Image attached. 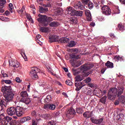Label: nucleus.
Instances as JSON below:
<instances>
[{"label": "nucleus", "instance_id": "f257e3e1", "mask_svg": "<svg viewBox=\"0 0 125 125\" xmlns=\"http://www.w3.org/2000/svg\"><path fill=\"white\" fill-rule=\"evenodd\" d=\"M124 88L123 86L118 87V90L116 88H111L108 91V99L109 100H115L116 97L117 96L119 98L118 100L115 101V105H119L120 103L125 105V96L122 95L124 93Z\"/></svg>", "mask_w": 125, "mask_h": 125}, {"label": "nucleus", "instance_id": "f03ea898", "mask_svg": "<svg viewBox=\"0 0 125 125\" xmlns=\"http://www.w3.org/2000/svg\"><path fill=\"white\" fill-rule=\"evenodd\" d=\"M94 65L91 63H85L84 65H83L81 66V70L82 73V75H79L75 77L76 80L75 82H81L83 81L84 77L89 76L91 74H92L93 72L92 70L89 71V70L92 69Z\"/></svg>", "mask_w": 125, "mask_h": 125}, {"label": "nucleus", "instance_id": "7ed1b4c3", "mask_svg": "<svg viewBox=\"0 0 125 125\" xmlns=\"http://www.w3.org/2000/svg\"><path fill=\"white\" fill-rule=\"evenodd\" d=\"M2 92H4L3 95L5 98L6 104H8L9 102L13 101L15 92L11 88V86L4 85L1 88Z\"/></svg>", "mask_w": 125, "mask_h": 125}, {"label": "nucleus", "instance_id": "20e7f679", "mask_svg": "<svg viewBox=\"0 0 125 125\" xmlns=\"http://www.w3.org/2000/svg\"><path fill=\"white\" fill-rule=\"evenodd\" d=\"M39 18L37 19V21L42 24L43 27H47L50 22L53 21V19L51 17H48L46 15H38Z\"/></svg>", "mask_w": 125, "mask_h": 125}, {"label": "nucleus", "instance_id": "39448f33", "mask_svg": "<svg viewBox=\"0 0 125 125\" xmlns=\"http://www.w3.org/2000/svg\"><path fill=\"white\" fill-rule=\"evenodd\" d=\"M49 42H57L59 43H67L70 41V39L66 37L62 38L59 39V37L57 35H50L49 36Z\"/></svg>", "mask_w": 125, "mask_h": 125}, {"label": "nucleus", "instance_id": "423d86ee", "mask_svg": "<svg viewBox=\"0 0 125 125\" xmlns=\"http://www.w3.org/2000/svg\"><path fill=\"white\" fill-rule=\"evenodd\" d=\"M41 69L37 67H33L32 70L30 72V76L31 77L33 80H38L39 76H38L37 73H40Z\"/></svg>", "mask_w": 125, "mask_h": 125}, {"label": "nucleus", "instance_id": "0eeeda50", "mask_svg": "<svg viewBox=\"0 0 125 125\" xmlns=\"http://www.w3.org/2000/svg\"><path fill=\"white\" fill-rule=\"evenodd\" d=\"M76 115V111L73 107H70L66 113V117L67 119H72Z\"/></svg>", "mask_w": 125, "mask_h": 125}, {"label": "nucleus", "instance_id": "6e6552de", "mask_svg": "<svg viewBox=\"0 0 125 125\" xmlns=\"http://www.w3.org/2000/svg\"><path fill=\"white\" fill-rule=\"evenodd\" d=\"M102 13L104 15H111V9L107 5H104L102 7Z\"/></svg>", "mask_w": 125, "mask_h": 125}, {"label": "nucleus", "instance_id": "1a4fd4ad", "mask_svg": "<svg viewBox=\"0 0 125 125\" xmlns=\"http://www.w3.org/2000/svg\"><path fill=\"white\" fill-rule=\"evenodd\" d=\"M104 120V118H101L99 119H96L93 117L90 118V121L92 122V123L95 124V125H101Z\"/></svg>", "mask_w": 125, "mask_h": 125}, {"label": "nucleus", "instance_id": "9d476101", "mask_svg": "<svg viewBox=\"0 0 125 125\" xmlns=\"http://www.w3.org/2000/svg\"><path fill=\"white\" fill-rule=\"evenodd\" d=\"M22 110V107L20 106L15 107V113L18 117H22L23 116V111Z\"/></svg>", "mask_w": 125, "mask_h": 125}, {"label": "nucleus", "instance_id": "9b49d317", "mask_svg": "<svg viewBox=\"0 0 125 125\" xmlns=\"http://www.w3.org/2000/svg\"><path fill=\"white\" fill-rule=\"evenodd\" d=\"M56 105L53 104H46L44 105V109L45 110H55Z\"/></svg>", "mask_w": 125, "mask_h": 125}, {"label": "nucleus", "instance_id": "f8f14e48", "mask_svg": "<svg viewBox=\"0 0 125 125\" xmlns=\"http://www.w3.org/2000/svg\"><path fill=\"white\" fill-rule=\"evenodd\" d=\"M83 12L82 11H77L74 10L72 11V12L70 13V14L71 15V16H80L81 17V16H83Z\"/></svg>", "mask_w": 125, "mask_h": 125}, {"label": "nucleus", "instance_id": "ddd939ff", "mask_svg": "<svg viewBox=\"0 0 125 125\" xmlns=\"http://www.w3.org/2000/svg\"><path fill=\"white\" fill-rule=\"evenodd\" d=\"M6 0H0V13H3L4 9L3 8L5 7Z\"/></svg>", "mask_w": 125, "mask_h": 125}, {"label": "nucleus", "instance_id": "4468645a", "mask_svg": "<svg viewBox=\"0 0 125 125\" xmlns=\"http://www.w3.org/2000/svg\"><path fill=\"white\" fill-rule=\"evenodd\" d=\"M7 113L9 116H13V115H15V107L13 106L9 107L7 109Z\"/></svg>", "mask_w": 125, "mask_h": 125}, {"label": "nucleus", "instance_id": "2eb2a0df", "mask_svg": "<svg viewBox=\"0 0 125 125\" xmlns=\"http://www.w3.org/2000/svg\"><path fill=\"white\" fill-rule=\"evenodd\" d=\"M9 64L10 66H11L12 67H14V66H15V68H19L20 66V63L17 60L9 61ZM15 64H17V65H15Z\"/></svg>", "mask_w": 125, "mask_h": 125}, {"label": "nucleus", "instance_id": "dca6fc26", "mask_svg": "<svg viewBox=\"0 0 125 125\" xmlns=\"http://www.w3.org/2000/svg\"><path fill=\"white\" fill-rule=\"evenodd\" d=\"M74 8L75 9H80V10H83L84 9V6L83 5L82 3L80 1L74 5Z\"/></svg>", "mask_w": 125, "mask_h": 125}, {"label": "nucleus", "instance_id": "f3484780", "mask_svg": "<svg viewBox=\"0 0 125 125\" xmlns=\"http://www.w3.org/2000/svg\"><path fill=\"white\" fill-rule=\"evenodd\" d=\"M85 15L86 17V19L88 21H90L92 19V17L91 16V13L90 11L88 10H86L85 11Z\"/></svg>", "mask_w": 125, "mask_h": 125}, {"label": "nucleus", "instance_id": "a211bd4d", "mask_svg": "<svg viewBox=\"0 0 125 125\" xmlns=\"http://www.w3.org/2000/svg\"><path fill=\"white\" fill-rule=\"evenodd\" d=\"M5 116L4 114H1L0 115V125H3L6 122L5 121Z\"/></svg>", "mask_w": 125, "mask_h": 125}, {"label": "nucleus", "instance_id": "6ab92c4d", "mask_svg": "<svg viewBox=\"0 0 125 125\" xmlns=\"http://www.w3.org/2000/svg\"><path fill=\"white\" fill-rule=\"evenodd\" d=\"M83 116L84 117V118H85V119H88L89 118H91V117L92 116V112L90 111L85 112L83 114Z\"/></svg>", "mask_w": 125, "mask_h": 125}, {"label": "nucleus", "instance_id": "aec40b11", "mask_svg": "<svg viewBox=\"0 0 125 125\" xmlns=\"http://www.w3.org/2000/svg\"><path fill=\"white\" fill-rule=\"evenodd\" d=\"M69 21V23H70L71 24H76V23L78 22V19H77V18L73 17L70 18Z\"/></svg>", "mask_w": 125, "mask_h": 125}, {"label": "nucleus", "instance_id": "412c9836", "mask_svg": "<svg viewBox=\"0 0 125 125\" xmlns=\"http://www.w3.org/2000/svg\"><path fill=\"white\" fill-rule=\"evenodd\" d=\"M106 68H114V63H113V62H111L110 61H107L105 64Z\"/></svg>", "mask_w": 125, "mask_h": 125}, {"label": "nucleus", "instance_id": "4be33fe9", "mask_svg": "<svg viewBox=\"0 0 125 125\" xmlns=\"http://www.w3.org/2000/svg\"><path fill=\"white\" fill-rule=\"evenodd\" d=\"M40 30V32H42V33H48V31H49V28L45 27H41Z\"/></svg>", "mask_w": 125, "mask_h": 125}, {"label": "nucleus", "instance_id": "5701e85b", "mask_svg": "<svg viewBox=\"0 0 125 125\" xmlns=\"http://www.w3.org/2000/svg\"><path fill=\"white\" fill-rule=\"evenodd\" d=\"M59 25H60V23H59V22L57 21H53L49 23V26L50 27H58Z\"/></svg>", "mask_w": 125, "mask_h": 125}, {"label": "nucleus", "instance_id": "b1692460", "mask_svg": "<svg viewBox=\"0 0 125 125\" xmlns=\"http://www.w3.org/2000/svg\"><path fill=\"white\" fill-rule=\"evenodd\" d=\"M21 101L25 103V104H29L31 102V99L29 98H22L21 99Z\"/></svg>", "mask_w": 125, "mask_h": 125}, {"label": "nucleus", "instance_id": "393cba45", "mask_svg": "<svg viewBox=\"0 0 125 125\" xmlns=\"http://www.w3.org/2000/svg\"><path fill=\"white\" fill-rule=\"evenodd\" d=\"M76 44V43L74 41L72 40L69 42H68L67 46L68 47H74V46H75Z\"/></svg>", "mask_w": 125, "mask_h": 125}, {"label": "nucleus", "instance_id": "a878e982", "mask_svg": "<svg viewBox=\"0 0 125 125\" xmlns=\"http://www.w3.org/2000/svg\"><path fill=\"white\" fill-rule=\"evenodd\" d=\"M39 11L41 12V13H44L45 12L48 11V9L43 7L40 6Z\"/></svg>", "mask_w": 125, "mask_h": 125}, {"label": "nucleus", "instance_id": "bb28decb", "mask_svg": "<svg viewBox=\"0 0 125 125\" xmlns=\"http://www.w3.org/2000/svg\"><path fill=\"white\" fill-rule=\"evenodd\" d=\"M31 120V117L29 116L24 117L21 119V123H25V122H28V121H30Z\"/></svg>", "mask_w": 125, "mask_h": 125}, {"label": "nucleus", "instance_id": "cd10ccee", "mask_svg": "<svg viewBox=\"0 0 125 125\" xmlns=\"http://www.w3.org/2000/svg\"><path fill=\"white\" fill-rule=\"evenodd\" d=\"M51 96L48 95L46 98L44 100V103H49L51 101Z\"/></svg>", "mask_w": 125, "mask_h": 125}, {"label": "nucleus", "instance_id": "c85d7f7f", "mask_svg": "<svg viewBox=\"0 0 125 125\" xmlns=\"http://www.w3.org/2000/svg\"><path fill=\"white\" fill-rule=\"evenodd\" d=\"M21 97H22V98H26L27 97H28V93L27 92V91L21 92Z\"/></svg>", "mask_w": 125, "mask_h": 125}, {"label": "nucleus", "instance_id": "c756f323", "mask_svg": "<svg viewBox=\"0 0 125 125\" xmlns=\"http://www.w3.org/2000/svg\"><path fill=\"white\" fill-rule=\"evenodd\" d=\"M85 6L88 7L89 9H92L93 8V3L89 1Z\"/></svg>", "mask_w": 125, "mask_h": 125}, {"label": "nucleus", "instance_id": "7c9ffc66", "mask_svg": "<svg viewBox=\"0 0 125 125\" xmlns=\"http://www.w3.org/2000/svg\"><path fill=\"white\" fill-rule=\"evenodd\" d=\"M70 50L71 52H73V53H80V52H81V50L78 48H74L71 49Z\"/></svg>", "mask_w": 125, "mask_h": 125}, {"label": "nucleus", "instance_id": "2f4dec72", "mask_svg": "<svg viewBox=\"0 0 125 125\" xmlns=\"http://www.w3.org/2000/svg\"><path fill=\"white\" fill-rule=\"evenodd\" d=\"M115 59H116L117 61H124V57L120 56L119 55H116L114 57Z\"/></svg>", "mask_w": 125, "mask_h": 125}, {"label": "nucleus", "instance_id": "473e14b6", "mask_svg": "<svg viewBox=\"0 0 125 125\" xmlns=\"http://www.w3.org/2000/svg\"><path fill=\"white\" fill-rule=\"evenodd\" d=\"M63 13V11L61 8H59L55 12V15H60V14H62Z\"/></svg>", "mask_w": 125, "mask_h": 125}, {"label": "nucleus", "instance_id": "72a5a7b5", "mask_svg": "<svg viewBox=\"0 0 125 125\" xmlns=\"http://www.w3.org/2000/svg\"><path fill=\"white\" fill-rule=\"evenodd\" d=\"M42 118L45 120H49L50 119V115L47 114H43L42 115Z\"/></svg>", "mask_w": 125, "mask_h": 125}, {"label": "nucleus", "instance_id": "f704fd0d", "mask_svg": "<svg viewBox=\"0 0 125 125\" xmlns=\"http://www.w3.org/2000/svg\"><path fill=\"white\" fill-rule=\"evenodd\" d=\"M107 99V96H104L100 99V102L103 103V104H105L106 103V99Z\"/></svg>", "mask_w": 125, "mask_h": 125}, {"label": "nucleus", "instance_id": "c9c22d12", "mask_svg": "<svg viewBox=\"0 0 125 125\" xmlns=\"http://www.w3.org/2000/svg\"><path fill=\"white\" fill-rule=\"evenodd\" d=\"M82 65V62L80 61H76V62L74 64L73 67L77 68Z\"/></svg>", "mask_w": 125, "mask_h": 125}, {"label": "nucleus", "instance_id": "e433bc0d", "mask_svg": "<svg viewBox=\"0 0 125 125\" xmlns=\"http://www.w3.org/2000/svg\"><path fill=\"white\" fill-rule=\"evenodd\" d=\"M72 72L74 76H77V75L79 74V72L78 71L77 68H73Z\"/></svg>", "mask_w": 125, "mask_h": 125}, {"label": "nucleus", "instance_id": "4c0bfd02", "mask_svg": "<svg viewBox=\"0 0 125 125\" xmlns=\"http://www.w3.org/2000/svg\"><path fill=\"white\" fill-rule=\"evenodd\" d=\"M74 10H73L72 7H68L66 9V11H67L68 13H71Z\"/></svg>", "mask_w": 125, "mask_h": 125}, {"label": "nucleus", "instance_id": "58836bf2", "mask_svg": "<svg viewBox=\"0 0 125 125\" xmlns=\"http://www.w3.org/2000/svg\"><path fill=\"white\" fill-rule=\"evenodd\" d=\"M5 99L4 100H0V106H1V107H2L3 105H4V106H5Z\"/></svg>", "mask_w": 125, "mask_h": 125}, {"label": "nucleus", "instance_id": "ea45409f", "mask_svg": "<svg viewBox=\"0 0 125 125\" xmlns=\"http://www.w3.org/2000/svg\"><path fill=\"white\" fill-rule=\"evenodd\" d=\"M76 112L78 114H83V109L82 108L79 107L76 109Z\"/></svg>", "mask_w": 125, "mask_h": 125}, {"label": "nucleus", "instance_id": "a19ab883", "mask_svg": "<svg viewBox=\"0 0 125 125\" xmlns=\"http://www.w3.org/2000/svg\"><path fill=\"white\" fill-rule=\"evenodd\" d=\"M12 120V118L9 116H6L5 117V121L7 123H8V122H10V121H11Z\"/></svg>", "mask_w": 125, "mask_h": 125}, {"label": "nucleus", "instance_id": "79ce46f5", "mask_svg": "<svg viewBox=\"0 0 125 125\" xmlns=\"http://www.w3.org/2000/svg\"><path fill=\"white\" fill-rule=\"evenodd\" d=\"M1 83H7L8 84H10V83H11L12 82L10 80H1Z\"/></svg>", "mask_w": 125, "mask_h": 125}, {"label": "nucleus", "instance_id": "37998d69", "mask_svg": "<svg viewBox=\"0 0 125 125\" xmlns=\"http://www.w3.org/2000/svg\"><path fill=\"white\" fill-rule=\"evenodd\" d=\"M125 115L123 113H120L118 115H117V118L118 120L120 119H124Z\"/></svg>", "mask_w": 125, "mask_h": 125}, {"label": "nucleus", "instance_id": "c03bdc74", "mask_svg": "<svg viewBox=\"0 0 125 125\" xmlns=\"http://www.w3.org/2000/svg\"><path fill=\"white\" fill-rule=\"evenodd\" d=\"M65 83L67 85H72L73 84V82H72V81H71V80H66L65 81Z\"/></svg>", "mask_w": 125, "mask_h": 125}, {"label": "nucleus", "instance_id": "a18cd8bd", "mask_svg": "<svg viewBox=\"0 0 125 125\" xmlns=\"http://www.w3.org/2000/svg\"><path fill=\"white\" fill-rule=\"evenodd\" d=\"M118 27L120 31H123V30H124V25H123V24H119L118 25Z\"/></svg>", "mask_w": 125, "mask_h": 125}, {"label": "nucleus", "instance_id": "49530a36", "mask_svg": "<svg viewBox=\"0 0 125 125\" xmlns=\"http://www.w3.org/2000/svg\"><path fill=\"white\" fill-rule=\"evenodd\" d=\"M56 125V124L55 123V122L52 120L51 121H49L47 124V125Z\"/></svg>", "mask_w": 125, "mask_h": 125}, {"label": "nucleus", "instance_id": "de8ad7c7", "mask_svg": "<svg viewBox=\"0 0 125 125\" xmlns=\"http://www.w3.org/2000/svg\"><path fill=\"white\" fill-rule=\"evenodd\" d=\"M24 10H25V7L22 6L21 9L19 11V13L20 14H22L23 12H24Z\"/></svg>", "mask_w": 125, "mask_h": 125}, {"label": "nucleus", "instance_id": "09e8293b", "mask_svg": "<svg viewBox=\"0 0 125 125\" xmlns=\"http://www.w3.org/2000/svg\"><path fill=\"white\" fill-rule=\"evenodd\" d=\"M70 59H75L76 55L75 54V53L70 54Z\"/></svg>", "mask_w": 125, "mask_h": 125}, {"label": "nucleus", "instance_id": "8fccbe9b", "mask_svg": "<svg viewBox=\"0 0 125 125\" xmlns=\"http://www.w3.org/2000/svg\"><path fill=\"white\" fill-rule=\"evenodd\" d=\"M82 0V2L83 4H84V5L85 6L86 5V4H87V3H88L89 0Z\"/></svg>", "mask_w": 125, "mask_h": 125}, {"label": "nucleus", "instance_id": "3c124183", "mask_svg": "<svg viewBox=\"0 0 125 125\" xmlns=\"http://www.w3.org/2000/svg\"><path fill=\"white\" fill-rule=\"evenodd\" d=\"M9 8H10V9H11V13H12V10L13 9V8H14V7H13V4H12V3H10L9 4Z\"/></svg>", "mask_w": 125, "mask_h": 125}, {"label": "nucleus", "instance_id": "603ef678", "mask_svg": "<svg viewBox=\"0 0 125 125\" xmlns=\"http://www.w3.org/2000/svg\"><path fill=\"white\" fill-rule=\"evenodd\" d=\"M37 115V110H34L31 112V116L33 117H36Z\"/></svg>", "mask_w": 125, "mask_h": 125}, {"label": "nucleus", "instance_id": "864d4df0", "mask_svg": "<svg viewBox=\"0 0 125 125\" xmlns=\"http://www.w3.org/2000/svg\"><path fill=\"white\" fill-rule=\"evenodd\" d=\"M85 81L87 83H90V82H91V78L88 77L85 80Z\"/></svg>", "mask_w": 125, "mask_h": 125}, {"label": "nucleus", "instance_id": "5fc2aeb1", "mask_svg": "<svg viewBox=\"0 0 125 125\" xmlns=\"http://www.w3.org/2000/svg\"><path fill=\"white\" fill-rule=\"evenodd\" d=\"M37 2L39 3V4H40V5H42V2L43 1V0H36Z\"/></svg>", "mask_w": 125, "mask_h": 125}, {"label": "nucleus", "instance_id": "6e6d98bb", "mask_svg": "<svg viewBox=\"0 0 125 125\" xmlns=\"http://www.w3.org/2000/svg\"><path fill=\"white\" fill-rule=\"evenodd\" d=\"M3 78H7V77H8V75H7V74H6V73L3 72L2 71H1V72Z\"/></svg>", "mask_w": 125, "mask_h": 125}, {"label": "nucleus", "instance_id": "4d7b16f0", "mask_svg": "<svg viewBox=\"0 0 125 125\" xmlns=\"http://www.w3.org/2000/svg\"><path fill=\"white\" fill-rule=\"evenodd\" d=\"M88 86L89 87H91L92 88V87H94V84L92 83H89L88 84Z\"/></svg>", "mask_w": 125, "mask_h": 125}, {"label": "nucleus", "instance_id": "13d9d810", "mask_svg": "<svg viewBox=\"0 0 125 125\" xmlns=\"http://www.w3.org/2000/svg\"><path fill=\"white\" fill-rule=\"evenodd\" d=\"M106 70H107V67L104 68L103 69H102L101 71L102 74H104Z\"/></svg>", "mask_w": 125, "mask_h": 125}, {"label": "nucleus", "instance_id": "bf43d9fd", "mask_svg": "<svg viewBox=\"0 0 125 125\" xmlns=\"http://www.w3.org/2000/svg\"><path fill=\"white\" fill-rule=\"evenodd\" d=\"M16 82H17V83H21V80H20L19 77H17L16 78Z\"/></svg>", "mask_w": 125, "mask_h": 125}, {"label": "nucleus", "instance_id": "052dcab7", "mask_svg": "<svg viewBox=\"0 0 125 125\" xmlns=\"http://www.w3.org/2000/svg\"><path fill=\"white\" fill-rule=\"evenodd\" d=\"M109 35L112 39H115V38H116V36H115V35L113 33H110Z\"/></svg>", "mask_w": 125, "mask_h": 125}, {"label": "nucleus", "instance_id": "680f3d73", "mask_svg": "<svg viewBox=\"0 0 125 125\" xmlns=\"http://www.w3.org/2000/svg\"><path fill=\"white\" fill-rule=\"evenodd\" d=\"M80 58H81V55H75V59L79 60Z\"/></svg>", "mask_w": 125, "mask_h": 125}, {"label": "nucleus", "instance_id": "e2e57ef3", "mask_svg": "<svg viewBox=\"0 0 125 125\" xmlns=\"http://www.w3.org/2000/svg\"><path fill=\"white\" fill-rule=\"evenodd\" d=\"M32 125H38V124L36 123V121L32 120Z\"/></svg>", "mask_w": 125, "mask_h": 125}, {"label": "nucleus", "instance_id": "0e129e2a", "mask_svg": "<svg viewBox=\"0 0 125 125\" xmlns=\"http://www.w3.org/2000/svg\"><path fill=\"white\" fill-rule=\"evenodd\" d=\"M36 38L38 40H39V39H41V38H42V36L40 34H38L37 35Z\"/></svg>", "mask_w": 125, "mask_h": 125}, {"label": "nucleus", "instance_id": "69168bd1", "mask_svg": "<svg viewBox=\"0 0 125 125\" xmlns=\"http://www.w3.org/2000/svg\"><path fill=\"white\" fill-rule=\"evenodd\" d=\"M5 14L6 15H9V14H10V12L7 10L5 12Z\"/></svg>", "mask_w": 125, "mask_h": 125}, {"label": "nucleus", "instance_id": "338daca9", "mask_svg": "<svg viewBox=\"0 0 125 125\" xmlns=\"http://www.w3.org/2000/svg\"><path fill=\"white\" fill-rule=\"evenodd\" d=\"M78 88L80 89V90H81V89H82V88H83V86L81 85L80 84H79V86H78L77 87Z\"/></svg>", "mask_w": 125, "mask_h": 125}, {"label": "nucleus", "instance_id": "774afa93", "mask_svg": "<svg viewBox=\"0 0 125 125\" xmlns=\"http://www.w3.org/2000/svg\"><path fill=\"white\" fill-rule=\"evenodd\" d=\"M63 70H64V71L66 72H68V68H67L66 67H64L63 68Z\"/></svg>", "mask_w": 125, "mask_h": 125}]
</instances>
